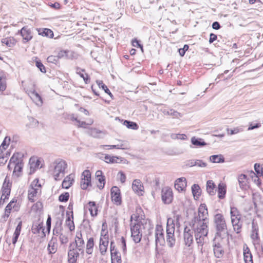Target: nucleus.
<instances>
[{
	"label": "nucleus",
	"mask_w": 263,
	"mask_h": 263,
	"mask_svg": "<svg viewBox=\"0 0 263 263\" xmlns=\"http://www.w3.org/2000/svg\"><path fill=\"white\" fill-rule=\"evenodd\" d=\"M209 223L203 222L201 224L190 227L194 232L195 240L198 246H202L204 238L209 233Z\"/></svg>",
	"instance_id": "obj_1"
},
{
	"label": "nucleus",
	"mask_w": 263,
	"mask_h": 263,
	"mask_svg": "<svg viewBox=\"0 0 263 263\" xmlns=\"http://www.w3.org/2000/svg\"><path fill=\"white\" fill-rule=\"evenodd\" d=\"M54 178L55 180H60L65 175L67 164L65 160L59 159L54 161Z\"/></svg>",
	"instance_id": "obj_2"
},
{
	"label": "nucleus",
	"mask_w": 263,
	"mask_h": 263,
	"mask_svg": "<svg viewBox=\"0 0 263 263\" xmlns=\"http://www.w3.org/2000/svg\"><path fill=\"white\" fill-rule=\"evenodd\" d=\"M224 242L222 236H215L212 241L213 252L216 258H221L224 254Z\"/></svg>",
	"instance_id": "obj_3"
},
{
	"label": "nucleus",
	"mask_w": 263,
	"mask_h": 263,
	"mask_svg": "<svg viewBox=\"0 0 263 263\" xmlns=\"http://www.w3.org/2000/svg\"><path fill=\"white\" fill-rule=\"evenodd\" d=\"M214 222L216 230L215 236H222V233H223V235H225L227 224L223 216L221 214H216L214 216Z\"/></svg>",
	"instance_id": "obj_4"
},
{
	"label": "nucleus",
	"mask_w": 263,
	"mask_h": 263,
	"mask_svg": "<svg viewBox=\"0 0 263 263\" xmlns=\"http://www.w3.org/2000/svg\"><path fill=\"white\" fill-rule=\"evenodd\" d=\"M175 224L171 219H168L166 226V242L168 247L173 248L176 242L174 237Z\"/></svg>",
	"instance_id": "obj_5"
},
{
	"label": "nucleus",
	"mask_w": 263,
	"mask_h": 263,
	"mask_svg": "<svg viewBox=\"0 0 263 263\" xmlns=\"http://www.w3.org/2000/svg\"><path fill=\"white\" fill-rule=\"evenodd\" d=\"M140 224L135 223L130 224L131 236L133 241L137 243L140 242L142 238V233L140 231Z\"/></svg>",
	"instance_id": "obj_6"
},
{
	"label": "nucleus",
	"mask_w": 263,
	"mask_h": 263,
	"mask_svg": "<svg viewBox=\"0 0 263 263\" xmlns=\"http://www.w3.org/2000/svg\"><path fill=\"white\" fill-rule=\"evenodd\" d=\"M155 245L156 248L158 245L163 246L165 243L164 231L161 225L157 224L155 228Z\"/></svg>",
	"instance_id": "obj_7"
},
{
	"label": "nucleus",
	"mask_w": 263,
	"mask_h": 263,
	"mask_svg": "<svg viewBox=\"0 0 263 263\" xmlns=\"http://www.w3.org/2000/svg\"><path fill=\"white\" fill-rule=\"evenodd\" d=\"M183 237L184 244L188 247H190L194 241L193 231L191 227L187 226L184 227Z\"/></svg>",
	"instance_id": "obj_8"
},
{
	"label": "nucleus",
	"mask_w": 263,
	"mask_h": 263,
	"mask_svg": "<svg viewBox=\"0 0 263 263\" xmlns=\"http://www.w3.org/2000/svg\"><path fill=\"white\" fill-rule=\"evenodd\" d=\"M111 198L112 201L116 205H119L121 204V196L120 190L117 186H113L110 190Z\"/></svg>",
	"instance_id": "obj_9"
},
{
	"label": "nucleus",
	"mask_w": 263,
	"mask_h": 263,
	"mask_svg": "<svg viewBox=\"0 0 263 263\" xmlns=\"http://www.w3.org/2000/svg\"><path fill=\"white\" fill-rule=\"evenodd\" d=\"M161 198L164 203L170 204L171 203L173 199L172 189L168 187L163 188L161 191Z\"/></svg>",
	"instance_id": "obj_10"
},
{
	"label": "nucleus",
	"mask_w": 263,
	"mask_h": 263,
	"mask_svg": "<svg viewBox=\"0 0 263 263\" xmlns=\"http://www.w3.org/2000/svg\"><path fill=\"white\" fill-rule=\"evenodd\" d=\"M11 183L7 180V177L5 178L2 186V195L1 199H3L5 201V199H8V197L10 195L11 192Z\"/></svg>",
	"instance_id": "obj_11"
},
{
	"label": "nucleus",
	"mask_w": 263,
	"mask_h": 263,
	"mask_svg": "<svg viewBox=\"0 0 263 263\" xmlns=\"http://www.w3.org/2000/svg\"><path fill=\"white\" fill-rule=\"evenodd\" d=\"M198 215L199 216H201V219L203 221V222L209 223V219L208 218V212L205 204L203 203L200 204L198 208Z\"/></svg>",
	"instance_id": "obj_12"
},
{
	"label": "nucleus",
	"mask_w": 263,
	"mask_h": 263,
	"mask_svg": "<svg viewBox=\"0 0 263 263\" xmlns=\"http://www.w3.org/2000/svg\"><path fill=\"white\" fill-rule=\"evenodd\" d=\"M187 185V181L184 177L178 178L175 183V188L179 192L185 191Z\"/></svg>",
	"instance_id": "obj_13"
},
{
	"label": "nucleus",
	"mask_w": 263,
	"mask_h": 263,
	"mask_svg": "<svg viewBox=\"0 0 263 263\" xmlns=\"http://www.w3.org/2000/svg\"><path fill=\"white\" fill-rule=\"evenodd\" d=\"M73 243H71L69 246V250L68 253V261L69 263H76L77 258L79 257L80 253L74 249H71V247Z\"/></svg>",
	"instance_id": "obj_14"
},
{
	"label": "nucleus",
	"mask_w": 263,
	"mask_h": 263,
	"mask_svg": "<svg viewBox=\"0 0 263 263\" xmlns=\"http://www.w3.org/2000/svg\"><path fill=\"white\" fill-rule=\"evenodd\" d=\"M28 95L31 100L39 106H41L43 104V100L41 96L35 90L30 91Z\"/></svg>",
	"instance_id": "obj_15"
},
{
	"label": "nucleus",
	"mask_w": 263,
	"mask_h": 263,
	"mask_svg": "<svg viewBox=\"0 0 263 263\" xmlns=\"http://www.w3.org/2000/svg\"><path fill=\"white\" fill-rule=\"evenodd\" d=\"M20 33L24 40V42L26 43L31 40L32 38L31 30L27 26L23 27L20 30Z\"/></svg>",
	"instance_id": "obj_16"
},
{
	"label": "nucleus",
	"mask_w": 263,
	"mask_h": 263,
	"mask_svg": "<svg viewBox=\"0 0 263 263\" xmlns=\"http://www.w3.org/2000/svg\"><path fill=\"white\" fill-rule=\"evenodd\" d=\"M74 175L71 174L67 176L63 180L62 184L63 188L65 189H68L73 183L74 180Z\"/></svg>",
	"instance_id": "obj_17"
},
{
	"label": "nucleus",
	"mask_w": 263,
	"mask_h": 263,
	"mask_svg": "<svg viewBox=\"0 0 263 263\" xmlns=\"http://www.w3.org/2000/svg\"><path fill=\"white\" fill-rule=\"evenodd\" d=\"M251 238L254 241H258L259 240L258 228L257 223L254 222V220H253L252 222V233L251 234Z\"/></svg>",
	"instance_id": "obj_18"
},
{
	"label": "nucleus",
	"mask_w": 263,
	"mask_h": 263,
	"mask_svg": "<svg viewBox=\"0 0 263 263\" xmlns=\"http://www.w3.org/2000/svg\"><path fill=\"white\" fill-rule=\"evenodd\" d=\"M231 221L233 223L239 219H241V214L236 207H231L230 210Z\"/></svg>",
	"instance_id": "obj_19"
},
{
	"label": "nucleus",
	"mask_w": 263,
	"mask_h": 263,
	"mask_svg": "<svg viewBox=\"0 0 263 263\" xmlns=\"http://www.w3.org/2000/svg\"><path fill=\"white\" fill-rule=\"evenodd\" d=\"M262 165H260L258 163H255L254 164V170L256 173L255 174L253 171H251L250 173V175L253 178V175H254L255 176V178L254 179L255 182H259V177L261 176V174H262Z\"/></svg>",
	"instance_id": "obj_20"
},
{
	"label": "nucleus",
	"mask_w": 263,
	"mask_h": 263,
	"mask_svg": "<svg viewBox=\"0 0 263 263\" xmlns=\"http://www.w3.org/2000/svg\"><path fill=\"white\" fill-rule=\"evenodd\" d=\"M96 177L99 182L98 184V187L102 190L104 188L105 183V179L104 176L103 175V173L101 171L98 170L96 172Z\"/></svg>",
	"instance_id": "obj_21"
},
{
	"label": "nucleus",
	"mask_w": 263,
	"mask_h": 263,
	"mask_svg": "<svg viewBox=\"0 0 263 263\" xmlns=\"http://www.w3.org/2000/svg\"><path fill=\"white\" fill-rule=\"evenodd\" d=\"M206 189L208 193L211 195H214L217 191L216 186L213 180H208L206 182Z\"/></svg>",
	"instance_id": "obj_22"
},
{
	"label": "nucleus",
	"mask_w": 263,
	"mask_h": 263,
	"mask_svg": "<svg viewBox=\"0 0 263 263\" xmlns=\"http://www.w3.org/2000/svg\"><path fill=\"white\" fill-rule=\"evenodd\" d=\"M161 111L164 115L171 116L174 119H179L182 117L181 113L173 109L170 110L163 109H161Z\"/></svg>",
	"instance_id": "obj_23"
},
{
	"label": "nucleus",
	"mask_w": 263,
	"mask_h": 263,
	"mask_svg": "<svg viewBox=\"0 0 263 263\" xmlns=\"http://www.w3.org/2000/svg\"><path fill=\"white\" fill-rule=\"evenodd\" d=\"M238 181L239 186L242 190H246L247 189L248 185L246 175L242 174L239 175Z\"/></svg>",
	"instance_id": "obj_24"
},
{
	"label": "nucleus",
	"mask_w": 263,
	"mask_h": 263,
	"mask_svg": "<svg viewBox=\"0 0 263 263\" xmlns=\"http://www.w3.org/2000/svg\"><path fill=\"white\" fill-rule=\"evenodd\" d=\"M108 232L102 229L99 246H108Z\"/></svg>",
	"instance_id": "obj_25"
},
{
	"label": "nucleus",
	"mask_w": 263,
	"mask_h": 263,
	"mask_svg": "<svg viewBox=\"0 0 263 263\" xmlns=\"http://www.w3.org/2000/svg\"><path fill=\"white\" fill-rule=\"evenodd\" d=\"M243 259L245 263H253L252 255L247 246L243 248Z\"/></svg>",
	"instance_id": "obj_26"
},
{
	"label": "nucleus",
	"mask_w": 263,
	"mask_h": 263,
	"mask_svg": "<svg viewBox=\"0 0 263 263\" xmlns=\"http://www.w3.org/2000/svg\"><path fill=\"white\" fill-rule=\"evenodd\" d=\"M95 245L94 238L90 237L88 239L86 246V253L88 255H91L93 253Z\"/></svg>",
	"instance_id": "obj_27"
},
{
	"label": "nucleus",
	"mask_w": 263,
	"mask_h": 263,
	"mask_svg": "<svg viewBox=\"0 0 263 263\" xmlns=\"http://www.w3.org/2000/svg\"><path fill=\"white\" fill-rule=\"evenodd\" d=\"M56 238H52L48 245V251L49 254H54L57 250V245L56 243Z\"/></svg>",
	"instance_id": "obj_28"
},
{
	"label": "nucleus",
	"mask_w": 263,
	"mask_h": 263,
	"mask_svg": "<svg viewBox=\"0 0 263 263\" xmlns=\"http://www.w3.org/2000/svg\"><path fill=\"white\" fill-rule=\"evenodd\" d=\"M38 33L39 35H41L43 36H46L50 38H52L53 36V31L48 28H40L37 29Z\"/></svg>",
	"instance_id": "obj_29"
},
{
	"label": "nucleus",
	"mask_w": 263,
	"mask_h": 263,
	"mask_svg": "<svg viewBox=\"0 0 263 263\" xmlns=\"http://www.w3.org/2000/svg\"><path fill=\"white\" fill-rule=\"evenodd\" d=\"M105 132L103 130H99L97 128H91L90 130V135L97 138H102L105 135Z\"/></svg>",
	"instance_id": "obj_30"
},
{
	"label": "nucleus",
	"mask_w": 263,
	"mask_h": 263,
	"mask_svg": "<svg viewBox=\"0 0 263 263\" xmlns=\"http://www.w3.org/2000/svg\"><path fill=\"white\" fill-rule=\"evenodd\" d=\"M218 196L219 199H223L226 194V185L223 183H220L217 188Z\"/></svg>",
	"instance_id": "obj_31"
},
{
	"label": "nucleus",
	"mask_w": 263,
	"mask_h": 263,
	"mask_svg": "<svg viewBox=\"0 0 263 263\" xmlns=\"http://www.w3.org/2000/svg\"><path fill=\"white\" fill-rule=\"evenodd\" d=\"M88 208L91 216L94 217L97 215L98 208L95 202L89 201L88 203Z\"/></svg>",
	"instance_id": "obj_32"
},
{
	"label": "nucleus",
	"mask_w": 263,
	"mask_h": 263,
	"mask_svg": "<svg viewBox=\"0 0 263 263\" xmlns=\"http://www.w3.org/2000/svg\"><path fill=\"white\" fill-rule=\"evenodd\" d=\"M75 243L76 247H84V240L82 237V234L81 231L77 232L75 237Z\"/></svg>",
	"instance_id": "obj_33"
},
{
	"label": "nucleus",
	"mask_w": 263,
	"mask_h": 263,
	"mask_svg": "<svg viewBox=\"0 0 263 263\" xmlns=\"http://www.w3.org/2000/svg\"><path fill=\"white\" fill-rule=\"evenodd\" d=\"M73 219V218L72 219L71 214H69L68 211L66 212V224L69 228L70 231H72L74 230V224Z\"/></svg>",
	"instance_id": "obj_34"
},
{
	"label": "nucleus",
	"mask_w": 263,
	"mask_h": 263,
	"mask_svg": "<svg viewBox=\"0 0 263 263\" xmlns=\"http://www.w3.org/2000/svg\"><path fill=\"white\" fill-rule=\"evenodd\" d=\"M81 71L84 72V69H81L80 67H77L76 68V73L78 74L80 77L83 78L85 84H88L90 82V78L88 76V74L85 73V74L81 73Z\"/></svg>",
	"instance_id": "obj_35"
},
{
	"label": "nucleus",
	"mask_w": 263,
	"mask_h": 263,
	"mask_svg": "<svg viewBox=\"0 0 263 263\" xmlns=\"http://www.w3.org/2000/svg\"><path fill=\"white\" fill-rule=\"evenodd\" d=\"M40 190L36 187H30L28 190V200L33 202H34V197H35Z\"/></svg>",
	"instance_id": "obj_36"
},
{
	"label": "nucleus",
	"mask_w": 263,
	"mask_h": 263,
	"mask_svg": "<svg viewBox=\"0 0 263 263\" xmlns=\"http://www.w3.org/2000/svg\"><path fill=\"white\" fill-rule=\"evenodd\" d=\"M209 159L212 163H223L224 162V158L221 154L212 155L210 157Z\"/></svg>",
	"instance_id": "obj_37"
},
{
	"label": "nucleus",
	"mask_w": 263,
	"mask_h": 263,
	"mask_svg": "<svg viewBox=\"0 0 263 263\" xmlns=\"http://www.w3.org/2000/svg\"><path fill=\"white\" fill-rule=\"evenodd\" d=\"M242 223L243 222L241 219H239L236 221H235L233 223H232L233 229L237 234L240 233L241 231Z\"/></svg>",
	"instance_id": "obj_38"
},
{
	"label": "nucleus",
	"mask_w": 263,
	"mask_h": 263,
	"mask_svg": "<svg viewBox=\"0 0 263 263\" xmlns=\"http://www.w3.org/2000/svg\"><path fill=\"white\" fill-rule=\"evenodd\" d=\"M6 87V77L3 71H0V91H4Z\"/></svg>",
	"instance_id": "obj_39"
},
{
	"label": "nucleus",
	"mask_w": 263,
	"mask_h": 263,
	"mask_svg": "<svg viewBox=\"0 0 263 263\" xmlns=\"http://www.w3.org/2000/svg\"><path fill=\"white\" fill-rule=\"evenodd\" d=\"M132 188L135 192H139V191H143V186L139 180L136 179L133 181Z\"/></svg>",
	"instance_id": "obj_40"
},
{
	"label": "nucleus",
	"mask_w": 263,
	"mask_h": 263,
	"mask_svg": "<svg viewBox=\"0 0 263 263\" xmlns=\"http://www.w3.org/2000/svg\"><path fill=\"white\" fill-rule=\"evenodd\" d=\"M191 143L193 145L199 147L203 146L207 144L203 139L197 138L195 137H193L191 138Z\"/></svg>",
	"instance_id": "obj_41"
},
{
	"label": "nucleus",
	"mask_w": 263,
	"mask_h": 263,
	"mask_svg": "<svg viewBox=\"0 0 263 263\" xmlns=\"http://www.w3.org/2000/svg\"><path fill=\"white\" fill-rule=\"evenodd\" d=\"M72 53V52L68 50H61L58 53L57 57H58V59H70L71 57L69 55V53Z\"/></svg>",
	"instance_id": "obj_42"
},
{
	"label": "nucleus",
	"mask_w": 263,
	"mask_h": 263,
	"mask_svg": "<svg viewBox=\"0 0 263 263\" xmlns=\"http://www.w3.org/2000/svg\"><path fill=\"white\" fill-rule=\"evenodd\" d=\"M98 86L99 88H101L103 90H104L105 92L109 95L111 99H113V95L111 93L109 89L107 88V86L104 84L102 81L97 80L96 81Z\"/></svg>",
	"instance_id": "obj_43"
},
{
	"label": "nucleus",
	"mask_w": 263,
	"mask_h": 263,
	"mask_svg": "<svg viewBox=\"0 0 263 263\" xmlns=\"http://www.w3.org/2000/svg\"><path fill=\"white\" fill-rule=\"evenodd\" d=\"M192 192L194 197L198 198L201 194V190L199 185L197 184H194L192 186Z\"/></svg>",
	"instance_id": "obj_44"
},
{
	"label": "nucleus",
	"mask_w": 263,
	"mask_h": 263,
	"mask_svg": "<svg viewBox=\"0 0 263 263\" xmlns=\"http://www.w3.org/2000/svg\"><path fill=\"white\" fill-rule=\"evenodd\" d=\"M203 222V221L201 219V216L198 215H195L194 218L189 223L190 227L196 226L198 224H201Z\"/></svg>",
	"instance_id": "obj_45"
},
{
	"label": "nucleus",
	"mask_w": 263,
	"mask_h": 263,
	"mask_svg": "<svg viewBox=\"0 0 263 263\" xmlns=\"http://www.w3.org/2000/svg\"><path fill=\"white\" fill-rule=\"evenodd\" d=\"M123 124L125 126H126L128 128L136 130L138 129L139 128L138 124L136 122L128 120H123Z\"/></svg>",
	"instance_id": "obj_46"
},
{
	"label": "nucleus",
	"mask_w": 263,
	"mask_h": 263,
	"mask_svg": "<svg viewBox=\"0 0 263 263\" xmlns=\"http://www.w3.org/2000/svg\"><path fill=\"white\" fill-rule=\"evenodd\" d=\"M122 158H119L116 156H110L109 155H106L104 157V161L108 163H117L118 159H121Z\"/></svg>",
	"instance_id": "obj_47"
},
{
	"label": "nucleus",
	"mask_w": 263,
	"mask_h": 263,
	"mask_svg": "<svg viewBox=\"0 0 263 263\" xmlns=\"http://www.w3.org/2000/svg\"><path fill=\"white\" fill-rule=\"evenodd\" d=\"M16 202V200H12L6 206V207L5 208V214L7 217L9 216V214L10 213L12 208L14 207V205H15Z\"/></svg>",
	"instance_id": "obj_48"
},
{
	"label": "nucleus",
	"mask_w": 263,
	"mask_h": 263,
	"mask_svg": "<svg viewBox=\"0 0 263 263\" xmlns=\"http://www.w3.org/2000/svg\"><path fill=\"white\" fill-rule=\"evenodd\" d=\"M20 156V154L18 153H15L13 154V156L11 157L10 160V163L13 164L14 165L17 164V163L22 162L18 159Z\"/></svg>",
	"instance_id": "obj_49"
},
{
	"label": "nucleus",
	"mask_w": 263,
	"mask_h": 263,
	"mask_svg": "<svg viewBox=\"0 0 263 263\" xmlns=\"http://www.w3.org/2000/svg\"><path fill=\"white\" fill-rule=\"evenodd\" d=\"M82 176L83 179L86 180V182L91 184V173L89 170H85L83 172Z\"/></svg>",
	"instance_id": "obj_50"
},
{
	"label": "nucleus",
	"mask_w": 263,
	"mask_h": 263,
	"mask_svg": "<svg viewBox=\"0 0 263 263\" xmlns=\"http://www.w3.org/2000/svg\"><path fill=\"white\" fill-rule=\"evenodd\" d=\"M119 245L121 247L123 254H125L127 251L126 242L125 238L123 236L121 237L120 241L119 243Z\"/></svg>",
	"instance_id": "obj_51"
},
{
	"label": "nucleus",
	"mask_w": 263,
	"mask_h": 263,
	"mask_svg": "<svg viewBox=\"0 0 263 263\" xmlns=\"http://www.w3.org/2000/svg\"><path fill=\"white\" fill-rule=\"evenodd\" d=\"M243 130V129L241 127H237L233 129L227 128V131L228 135H232L238 134Z\"/></svg>",
	"instance_id": "obj_52"
},
{
	"label": "nucleus",
	"mask_w": 263,
	"mask_h": 263,
	"mask_svg": "<svg viewBox=\"0 0 263 263\" xmlns=\"http://www.w3.org/2000/svg\"><path fill=\"white\" fill-rule=\"evenodd\" d=\"M2 43L6 45L8 47H12L14 46V40L10 38H4L2 40Z\"/></svg>",
	"instance_id": "obj_53"
},
{
	"label": "nucleus",
	"mask_w": 263,
	"mask_h": 263,
	"mask_svg": "<svg viewBox=\"0 0 263 263\" xmlns=\"http://www.w3.org/2000/svg\"><path fill=\"white\" fill-rule=\"evenodd\" d=\"M43 208V203L41 201H37L32 206V210L36 212H40L42 210Z\"/></svg>",
	"instance_id": "obj_54"
},
{
	"label": "nucleus",
	"mask_w": 263,
	"mask_h": 263,
	"mask_svg": "<svg viewBox=\"0 0 263 263\" xmlns=\"http://www.w3.org/2000/svg\"><path fill=\"white\" fill-rule=\"evenodd\" d=\"M110 250L111 256H116L118 253H119V252L116 248L115 242L113 241L110 242Z\"/></svg>",
	"instance_id": "obj_55"
},
{
	"label": "nucleus",
	"mask_w": 263,
	"mask_h": 263,
	"mask_svg": "<svg viewBox=\"0 0 263 263\" xmlns=\"http://www.w3.org/2000/svg\"><path fill=\"white\" fill-rule=\"evenodd\" d=\"M11 139L9 136H6L2 142L1 147L3 148V149H6L9 145Z\"/></svg>",
	"instance_id": "obj_56"
},
{
	"label": "nucleus",
	"mask_w": 263,
	"mask_h": 263,
	"mask_svg": "<svg viewBox=\"0 0 263 263\" xmlns=\"http://www.w3.org/2000/svg\"><path fill=\"white\" fill-rule=\"evenodd\" d=\"M69 198V194L68 192H65L61 194L59 197V200L60 202H66L68 200Z\"/></svg>",
	"instance_id": "obj_57"
},
{
	"label": "nucleus",
	"mask_w": 263,
	"mask_h": 263,
	"mask_svg": "<svg viewBox=\"0 0 263 263\" xmlns=\"http://www.w3.org/2000/svg\"><path fill=\"white\" fill-rule=\"evenodd\" d=\"M111 263H121V257L120 253H118L116 256H111Z\"/></svg>",
	"instance_id": "obj_58"
},
{
	"label": "nucleus",
	"mask_w": 263,
	"mask_h": 263,
	"mask_svg": "<svg viewBox=\"0 0 263 263\" xmlns=\"http://www.w3.org/2000/svg\"><path fill=\"white\" fill-rule=\"evenodd\" d=\"M35 65L42 72L45 73L46 72V68L42 64L41 60H36L35 61Z\"/></svg>",
	"instance_id": "obj_59"
},
{
	"label": "nucleus",
	"mask_w": 263,
	"mask_h": 263,
	"mask_svg": "<svg viewBox=\"0 0 263 263\" xmlns=\"http://www.w3.org/2000/svg\"><path fill=\"white\" fill-rule=\"evenodd\" d=\"M28 119L29 121V125L30 127H36L39 124L38 121L32 117H28Z\"/></svg>",
	"instance_id": "obj_60"
},
{
	"label": "nucleus",
	"mask_w": 263,
	"mask_h": 263,
	"mask_svg": "<svg viewBox=\"0 0 263 263\" xmlns=\"http://www.w3.org/2000/svg\"><path fill=\"white\" fill-rule=\"evenodd\" d=\"M47 61L48 63H53V64H57L58 61V57L55 55H50L49 56L47 59Z\"/></svg>",
	"instance_id": "obj_61"
},
{
	"label": "nucleus",
	"mask_w": 263,
	"mask_h": 263,
	"mask_svg": "<svg viewBox=\"0 0 263 263\" xmlns=\"http://www.w3.org/2000/svg\"><path fill=\"white\" fill-rule=\"evenodd\" d=\"M189 46L187 44H185L183 47L178 49V52L181 57H183L185 52L189 49Z\"/></svg>",
	"instance_id": "obj_62"
},
{
	"label": "nucleus",
	"mask_w": 263,
	"mask_h": 263,
	"mask_svg": "<svg viewBox=\"0 0 263 263\" xmlns=\"http://www.w3.org/2000/svg\"><path fill=\"white\" fill-rule=\"evenodd\" d=\"M23 163L21 162L15 165L13 173H20L22 171L23 169Z\"/></svg>",
	"instance_id": "obj_63"
},
{
	"label": "nucleus",
	"mask_w": 263,
	"mask_h": 263,
	"mask_svg": "<svg viewBox=\"0 0 263 263\" xmlns=\"http://www.w3.org/2000/svg\"><path fill=\"white\" fill-rule=\"evenodd\" d=\"M118 176H119V180L122 183H124L126 179V177L124 173L122 171H120L118 173Z\"/></svg>",
	"instance_id": "obj_64"
}]
</instances>
